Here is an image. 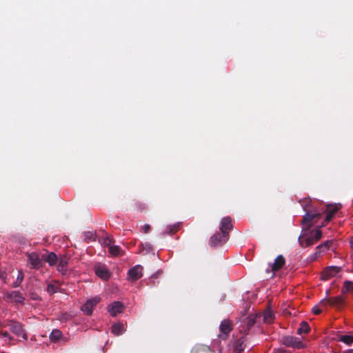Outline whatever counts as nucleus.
Instances as JSON below:
<instances>
[{
    "label": "nucleus",
    "instance_id": "27",
    "mask_svg": "<svg viewBox=\"0 0 353 353\" xmlns=\"http://www.w3.org/2000/svg\"><path fill=\"white\" fill-rule=\"evenodd\" d=\"M180 227L181 223H177L174 225H168L165 228L164 233L172 235V234L175 233L177 230H179Z\"/></svg>",
    "mask_w": 353,
    "mask_h": 353
},
{
    "label": "nucleus",
    "instance_id": "34",
    "mask_svg": "<svg viewBox=\"0 0 353 353\" xmlns=\"http://www.w3.org/2000/svg\"><path fill=\"white\" fill-rule=\"evenodd\" d=\"M250 307V303H243L242 310L240 312L241 316H245L248 310Z\"/></svg>",
    "mask_w": 353,
    "mask_h": 353
},
{
    "label": "nucleus",
    "instance_id": "28",
    "mask_svg": "<svg viewBox=\"0 0 353 353\" xmlns=\"http://www.w3.org/2000/svg\"><path fill=\"white\" fill-rule=\"evenodd\" d=\"M310 327L306 321H302L297 330L298 334H307L310 332Z\"/></svg>",
    "mask_w": 353,
    "mask_h": 353
},
{
    "label": "nucleus",
    "instance_id": "42",
    "mask_svg": "<svg viewBox=\"0 0 353 353\" xmlns=\"http://www.w3.org/2000/svg\"><path fill=\"white\" fill-rule=\"evenodd\" d=\"M32 298L34 300H37V297H36V296H32Z\"/></svg>",
    "mask_w": 353,
    "mask_h": 353
},
{
    "label": "nucleus",
    "instance_id": "22",
    "mask_svg": "<svg viewBox=\"0 0 353 353\" xmlns=\"http://www.w3.org/2000/svg\"><path fill=\"white\" fill-rule=\"evenodd\" d=\"M321 215L322 214L321 213L316 212V211L307 212L302 219V224L305 225L308 223L310 221H312L313 219L321 217Z\"/></svg>",
    "mask_w": 353,
    "mask_h": 353
},
{
    "label": "nucleus",
    "instance_id": "31",
    "mask_svg": "<svg viewBox=\"0 0 353 353\" xmlns=\"http://www.w3.org/2000/svg\"><path fill=\"white\" fill-rule=\"evenodd\" d=\"M109 252L113 256H119L121 252V250L119 245H110L109 246Z\"/></svg>",
    "mask_w": 353,
    "mask_h": 353
},
{
    "label": "nucleus",
    "instance_id": "14",
    "mask_svg": "<svg viewBox=\"0 0 353 353\" xmlns=\"http://www.w3.org/2000/svg\"><path fill=\"white\" fill-rule=\"evenodd\" d=\"M125 306L120 301H114L108 306V311L112 316H117L118 314L122 313Z\"/></svg>",
    "mask_w": 353,
    "mask_h": 353
},
{
    "label": "nucleus",
    "instance_id": "41",
    "mask_svg": "<svg viewBox=\"0 0 353 353\" xmlns=\"http://www.w3.org/2000/svg\"><path fill=\"white\" fill-rule=\"evenodd\" d=\"M350 243H351L352 248H353V236H352V240L350 241Z\"/></svg>",
    "mask_w": 353,
    "mask_h": 353
},
{
    "label": "nucleus",
    "instance_id": "40",
    "mask_svg": "<svg viewBox=\"0 0 353 353\" xmlns=\"http://www.w3.org/2000/svg\"><path fill=\"white\" fill-rule=\"evenodd\" d=\"M271 332H272V327L266 326V335L270 334Z\"/></svg>",
    "mask_w": 353,
    "mask_h": 353
},
{
    "label": "nucleus",
    "instance_id": "10",
    "mask_svg": "<svg viewBox=\"0 0 353 353\" xmlns=\"http://www.w3.org/2000/svg\"><path fill=\"white\" fill-rule=\"evenodd\" d=\"M101 301V298L95 296L93 299L88 300L82 306L81 310L87 315H91L92 313L93 307L96 306Z\"/></svg>",
    "mask_w": 353,
    "mask_h": 353
},
{
    "label": "nucleus",
    "instance_id": "12",
    "mask_svg": "<svg viewBox=\"0 0 353 353\" xmlns=\"http://www.w3.org/2000/svg\"><path fill=\"white\" fill-rule=\"evenodd\" d=\"M341 205H328L325 210V218L320 227L325 226L333 218L334 214L340 209Z\"/></svg>",
    "mask_w": 353,
    "mask_h": 353
},
{
    "label": "nucleus",
    "instance_id": "37",
    "mask_svg": "<svg viewBox=\"0 0 353 353\" xmlns=\"http://www.w3.org/2000/svg\"><path fill=\"white\" fill-rule=\"evenodd\" d=\"M1 334L4 337L8 338L9 340L12 339V337L10 336V334L7 331H1Z\"/></svg>",
    "mask_w": 353,
    "mask_h": 353
},
{
    "label": "nucleus",
    "instance_id": "16",
    "mask_svg": "<svg viewBox=\"0 0 353 353\" xmlns=\"http://www.w3.org/2000/svg\"><path fill=\"white\" fill-rule=\"evenodd\" d=\"M332 243H333L332 240H328V241H326L325 242L319 245L316 248V252H314V255L311 257V259L312 260L316 259L322 252L329 250L330 246L332 245Z\"/></svg>",
    "mask_w": 353,
    "mask_h": 353
},
{
    "label": "nucleus",
    "instance_id": "20",
    "mask_svg": "<svg viewBox=\"0 0 353 353\" xmlns=\"http://www.w3.org/2000/svg\"><path fill=\"white\" fill-rule=\"evenodd\" d=\"M343 303V299L341 296H338L335 297H332L327 299H323L321 301V305H330L332 306H339L341 305Z\"/></svg>",
    "mask_w": 353,
    "mask_h": 353
},
{
    "label": "nucleus",
    "instance_id": "6",
    "mask_svg": "<svg viewBox=\"0 0 353 353\" xmlns=\"http://www.w3.org/2000/svg\"><path fill=\"white\" fill-rule=\"evenodd\" d=\"M3 299L7 302L14 301L17 303H23L25 297L18 291H10L4 293Z\"/></svg>",
    "mask_w": 353,
    "mask_h": 353
},
{
    "label": "nucleus",
    "instance_id": "19",
    "mask_svg": "<svg viewBox=\"0 0 353 353\" xmlns=\"http://www.w3.org/2000/svg\"><path fill=\"white\" fill-rule=\"evenodd\" d=\"M275 314L271 307V300L266 297V325L274 322Z\"/></svg>",
    "mask_w": 353,
    "mask_h": 353
},
{
    "label": "nucleus",
    "instance_id": "30",
    "mask_svg": "<svg viewBox=\"0 0 353 353\" xmlns=\"http://www.w3.org/2000/svg\"><path fill=\"white\" fill-rule=\"evenodd\" d=\"M353 292V282L350 281H345L343 283L342 292Z\"/></svg>",
    "mask_w": 353,
    "mask_h": 353
},
{
    "label": "nucleus",
    "instance_id": "8",
    "mask_svg": "<svg viewBox=\"0 0 353 353\" xmlns=\"http://www.w3.org/2000/svg\"><path fill=\"white\" fill-rule=\"evenodd\" d=\"M219 330L221 333L219 334V336L225 339L229 333L232 330V321L228 319L223 320L219 325Z\"/></svg>",
    "mask_w": 353,
    "mask_h": 353
},
{
    "label": "nucleus",
    "instance_id": "11",
    "mask_svg": "<svg viewBox=\"0 0 353 353\" xmlns=\"http://www.w3.org/2000/svg\"><path fill=\"white\" fill-rule=\"evenodd\" d=\"M283 344L288 347L301 349L304 347L303 342L296 337L288 336L283 338Z\"/></svg>",
    "mask_w": 353,
    "mask_h": 353
},
{
    "label": "nucleus",
    "instance_id": "9",
    "mask_svg": "<svg viewBox=\"0 0 353 353\" xmlns=\"http://www.w3.org/2000/svg\"><path fill=\"white\" fill-rule=\"evenodd\" d=\"M94 271L97 276L104 281L108 280L111 276V273L104 264L98 263L95 265Z\"/></svg>",
    "mask_w": 353,
    "mask_h": 353
},
{
    "label": "nucleus",
    "instance_id": "38",
    "mask_svg": "<svg viewBox=\"0 0 353 353\" xmlns=\"http://www.w3.org/2000/svg\"><path fill=\"white\" fill-rule=\"evenodd\" d=\"M312 312L314 314L318 315L321 313L322 310L318 306H315L312 308Z\"/></svg>",
    "mask_w": 353,
    "mask_h": 353
},
{
    "label": "nucleus",
    "instance_id": "4",
    "mask_svg": "<svg viewBox=\"0 0 353 353\" xmlns=\"http://www.w3.org/2000/svg\"><path fill=\"white\" fill-rule=\"evenodd\" d=\"M230 234H225L221 232H215L209 241L210 247H219L225 244L229 239Z\"/></svg>",
    "mask_w": 353,
    "mask_h": 353
},
{
    "label": "nucleus",
    "instance_id": "18",
    "mask_svg": "<svg viewBox=\"0 0 353 353\" xmlns=\"http://www.w3.org/2000/svg\"><path fill=\"white\" fill-rule=\"evenodd\" d=\"M69 258L66 255H61L58 259V264L57 270L62 274H65L67 272V267L68 264Z\"/></svg>",
    "mask_w": 353,
    "mask_h": 353
},
{
    "label": "nucleus",
    "instance_id": "7",
    "mask_svg": "<svg viewBox=\"0 0 353 353\" xmlns=\"http://www.w3.org/2000/svg\"><path fill=\"white\" fill-rule=\"evenodd\" d=\"M246 337L241 334L240 336H236L232 342L233 351L234 353H241L245 347Z\"/></svg>",
    "mask_w": 353,
    "mask_h": 353
},
{
    "label": "nucleus",
    "instance_id": "1",
    "mask_svg": "<svg viewBox=\"0 0 353 353\" xmlns=\"http://www.w3.org/2000/svg\"><path fill=\"white\" fill-rule=\"evenodd\" d=\"M258 318H262L265 322V312L260 314L249 315L248 316H241L238 323L239 332L245 336L251 327L256 322Z\"/></svg>",
    "mask_w": 353,
    "mask_h": 353
},
{
    "label": "nucleus",
    "instance_id": "32",
    "mask_svg": "<svg viewBox=\"0 0 353 353\" xmlns=\"http://www.w3.org/2000/svg\"><path fill=\"white\" fill-rule=\"evenodd\" d=\"M339 341L347 345H351L353 343V336L343 335L340 337Z\"/></svg>",
    "mask_w": 353,
    "mask_h": 353
},
{
    "label": "nucleus",
    "instance_id": "15",
    "mask_svg": "<svg viewBox=\"0 0 353 353\" xmlns=\"http://www.w3.org/2000/svg\"><path fill=\"white\" fill-rule=\"evenodd\" d=\"M142 270L143 268L139 265H135L129 270L128 272L129 279L131 281H136L139 279L143 276Z\"/></svg>",
    "mask_w": 353,
    "mask_h": 353
},
{
    "label": "nucleus",
    "instance_id": "2",
    "mask_svg": "<svg viewBox=\"0 0 353 353\" xmlns=\"http://www.w3.org/2000/svg\"><path fill=\"white\" fill-rule=\"evenodd\" d=\"M321 237L322 231L320 229L316 230L315 232L311 234L310 236H308L307 230H305L304 232L299 236V243L301 248H305L313 245L318 242Z\"/></svg>",
    "mask_w": 353,
    "mask_h": 353
},
{
    "label": "nucleus",
    "instance_id": "24",
    "mask_svg": "<svg viewBox=\"0 0 353 353\" xmlns=\"http://www.w3.org/2000/svg\"><path fill=\"white\" fill-rule=\"evenodd\" d=\"M58 256L54 252H48L47 263L50 266H54L58 263Z\"/></svg>",
    "mask_w": 353,
    "mask_h": 353
},
{
    "label": "nucleus",
    "instance_id": "29",
    "mask_svg": "<svg viewBox=\"0 0 353 353\" xmlns=\"http://www.w3.org/2000/svg\"><path fill=\"white\" fill-rule=\"evenodd\" d=\"M24 279V274L21 270L18 271V275L17 277L16 281L12 283L13 288H17L19 287L21 283H22L23 280Z\"/></svg>",
    "mask_w": 353,
    "mask_h": 353
},
{
    "label": "nucleus",
    "instance_id": "3",
    "mask_svg": "<svg viewBox=\"0 0 353 353\" xmlns=\"http://www.w3.org/2000/svg\"><path fill=\"white\" fill-rule=\"evenodd\" d=\"M11 332L18 336H21L23 339H28V335L23 328V325L19 321L14 320H10L6 325Z\"/></svg>",
    "mask_w": 353,
    "mask_h": 353
},
{
    "label": "nucleus",
    "instance_id": "25",
    "mask_svg": "<svg viewBox=\"0 0 353 353\" xmlns=\"http://www.w3.org/2000/svg\"><path fill=\"white\" fill-rule=\"evenodd\" d=\"M62 336V332L57 329H54L52 331V332L50 334V340L52 342H57L59 341Z\"/></svg>",
    "mask_w": 353,
    "mask_h": 353
},
{
    "label": "nucleus",
    "instance_id": "39",
    "mask_svg": "<svg viewBox=\"0 0 353 353\" xmlns=\"http://www.w3.org/2000/svg\"><path fill=\"white\" fill-rule=\"evenodd\" d=\"M142 230L144 233H148L150 230V225L149 224H145Z\"/></svg>",
    "mask_w": 353,
    "mask_h": 353
},
{
    "label": "nucleus",
    "instance_id": "33",
    "mask_svg": "<svg viewBox=\"0 0 353 353\" xmlns=\"http://www.w3.org/2000/svg\"><path fill=\"white\" fill-rule=\"evenodd\" d=\"M58 287L53 284L50 283L47 286V292L50 294L56 293Z\"/></svg>",
    "mask_w": 353,
    "mask_h": 353
},
{
    "label": "nucleus",
    "instance_id": "13",
    "mask_svg": "<svg viewBox=\"0 0 353 353\" xmlns=\"http://www.w3.org/2000/svg\"><path fill=\"white\" fill-rule=\"evenodd\" d=\"M233 228V221L231 217L225 216L221 219L220 221L219 231L229 234Z\"/></svg>",
    "mask_w": 353,
    "mask_h": 353
},
{
    "label": "nucleus",
    "instance_id": "26",
    "mask_svg": "<svg viewBox=\"0 0 353 353\" xmlns=\"http://www.w3.org/2000/svg\"><path fill=\"white\" fill-rule=\"evenodd\" d=\"M111 330L114 334L119 336L124 332L123 325L121 323H115L112 325Z\"/></svg>",
    "mask_w": 353,
    "mask_h": 353
},
{
    "label": "nucleus",
    "instance_id": "21",
    "mask_svg": "<svg viewBox=\"0 0 353 353\" xmlns=\"http://www.w3.org/2000/svg\"><path fill=\"white\" fill-rule=\"evenodd\" d=\"M285 259L282 255H279L274 260V263L270 265L272 272L279 271L284 265Z\"/></svg>",
    "mask_w": 353,
    "mask_h": 353
},
{
    "label": "nucleus",
    "instance_id": "23",
    "mask_svg": "<svg viewBox=\"0 0 353 353\" xmlns=\"http://www.w3.org/2000/svg\"><path fill=\"white\" fill-rule=\"evenodd\" d=\"M191 353H216L212 350L210 347L205 345H196L192 350Z\"/></svg>",
    "mask_w": 353,
    "mask_h": 353
},
{
    "label": "nucleus",
    "instance_id": "43",
    "mask_svg": "<svg viewBox=\"0 0 353 353\" xmlns=\"http://www.w3.org/2000/svg\"><path fill=\"white\" fill-rule=\"evenodd\" d=\"M351 352L353 353V350H352Z\"/></svg>",
    "mask_w": 353,
    "mask_h": 353
},
{
    "label": "nucleus",
    "instance_id": "35",
    "mask_svg": "<svg viewBox=\"0 0 353 353\" xmlns=\"http://www.w3.org/2000/svg\"><path fill=\"white\" fill-rule=\"evenodd\" d=\"M48 251H46L45 253H39V258L41 260L43 263L44 262H47V257H48Z\"/></svg>",
    "mask_w": 353,
    "mask_h": 353
},
{
    "label": "nucleus",
    "instance_id": "17",
    "mask_svg": "<svg viewBox=\"0 0 353 353\" xmlns=\"http://www.w3.org/2000/svg\"><path fill=\"white\" fill-rule=\"evenodd\" d=\"M341 271V268L337 266L327 267L323 270L322 272V279L323 280H327L331 277L334 276Z\"/></svg>",
    "mask_w": 353,
    "mask_h": 353
},
{
    "label": "nucleus",
    "instance_id": "5",
    "mask_svg": "<svg viewBox=\"0 0 353 353\" xmlns=\"http://www.w3.org/2000/svg\"><path fill=\"white\" fill-rule=\"evenodd\" d=\"M27 258L30 268L39 270L43 266V262L39 258V253L34 252L28 253Z\"/></svg>",
    "mask_w": 353,
    "mask_h": 353
},
{
    "label": "nucleus",
    "instance_id": "36",
    "mask_svg": "<svg viewBox=\"0 0 353 353\" xmlns=\"http://www.w3.org/2000/svg\"><path fill=\"white\" fill-rule=\"evenodd\" d=\"M141 245L143 247V249L146 250V251H150L152 250V246L149 243H145L144 244L141 243Z\"/></svg>",
    "mask_w": 353,
    "mask_h": 353
}]
</instances>
